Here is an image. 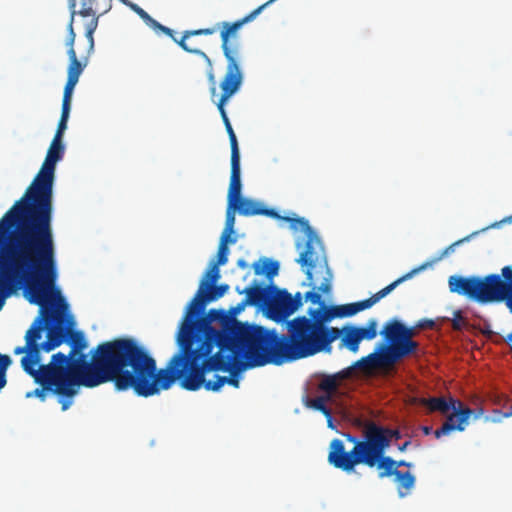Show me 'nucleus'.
Returning a JSON list of instances; mask_svg holds the SVG:
<instances>
[{
  "label": "nucleus",
  "mask_w": 512,
  "mask_h": 512,
  "mask_svg": "<svg viewBox=\"0 0 512 512\" xmlns=\"http://www.w3.org/2000/svg\"><path fill=\"white\" fill-rule=\"evenodd\" d=\"M188 334L187 327L178 332L179 351L161 369H157L149 351L133 338L99 344L92 353V363L85 366L86 387L113 382L117 391L132 390L137 396L147 398L168 390L179 380L182 388L197 391L206 366L199 365V350H193Z\"/></svg>",
  "instance_id": "1"
},
{
  "label": "nucleus",
  "mask_w": 512,
  "mask_h": 512,
  "mask_svg": "<svg viewBox=\"0 0 512 512\" xmlns=\"http://www.w3.org/2000/svg\"><path fill=\"white\" fill-rule=\"evenodd\" d=\"M426 265L411 270L390 283L370 298L343 305L328 306L320 303L317 308H310L307 316H297L287 322V334L279 335L275 330L257 329L246 334L253 343L262 347L260 363L274 362V365L293 362L314 356L320 352L330 353L332 343L339 339L338 327L329 326L336 318L351 317L358 312L369 309L380 299L387 296L399 284L412 278L425 269Z\"/></svg>",
  "instance_id": "2"
},
{
  "label": "nucleus",
  "mask_w": 512,
  "mask_h": 512,
  "mask_svg": "<svg viewBox=\"0 0 512 512\" xmlns=\"http://www.w3.org/2000/svg\"><path fill=\"white\" fill-rule=\"evenodd\" d=\"M228 289L227 284L209 286L208 281H201L178 332H182L187 327L188 335L191 337V347L193 350H199V357L208 353L212 347L223 350L238 346L248 349V353L261 359L263 348L257 343L254 344L246 334L250 330L265 329L264 327L236 322L228 329L218 330L210 324L209 320L200 317L206 304L221 298Z\"/></svg>",
  "instance_id": "3"
},
{
  "label": "nucleus",
  "mask_w": 512,
  "mask_h": 512,
  "mask_svg": "<svg viewBox=\"0 0 512 512\" xmlns=\"http://www.w3.org/2000/svg\"><path fill=\"white\" fill-rule=\"evenodd\" d=\"M41 321L38 320L34 325H30L25 333V345L14 349L15 355L23 354L21 358L22 369L30 375L35 383L41 388H36L32 394L41 401L46 399V391L59 395L61 397H74L78 392V384L69 375L66 369V360L62 355L53 354L48 364H41V353H49L62 345L63 336L55 332H50L47 341L41 342L42 332Z\"/></svg>",
  "instance_id": "4"
},
{
  "label": "nucleus",
  "mask_w": 512,
  "mask_h": 512,
  "mask_svg": "<svg viewBox=\"0 0 512 512\" xmlns=\"http://www.w3.org/2000/svg\"><path fill=\"white\" fill-rule=\"evenodd\" d=\"M62 140L53 138L45 160L23 196L9 209L20 220V229L54 241L53 184L56 164L63 158Z\"/></svg>",
  "instance_id": "5"
},
{
  "label": "nucleus",
  "mask_w": 512,
  "mask_h": 512,
  "mask_svg": "<svg viewBox=\"0 0 512 512\" xmlns=\"http://www.w3.org/2000/svg\"><path fill=\"white\" fill-rule=\"evenodd\" d=\"M401 437V432L398 429H390L373 421H368L363 427L362 439L347 435L348 441L354 444L351 451H345L342 440L333 439L331 441L328 462L337 469L351 472L360 462L374 464L377 460L376 457L385 454L391 441L393 439L399 440Z\"/></svg>",
  "instance_id": "6"
},
{
  "label": "nucleus",
  "mask_w": 512,
  "mask_h": 512,
  "mask_svg": "<svg viewBox=\"0 0 512 512\" xmlns=\"http://www.w3.org/2000/svg\"><path fill=\"white\" fill-rule=\"evenodd\" d=\"M275 0H269L266 3L260 5L254 9L245 17L238 19L233 24H223L222 30V51L227 60V67L225 75L220 82L221 96L217 103V108L225 125L227 134L229 136L230 147H231V159L240 158V152L238 142L230 120L227 116L225 105L228 100L240 89L243 83V74L240 69V52L237 46H233V43L238 39V31L247 23L254 20L264 8L273 3Z\"/></svg>",
  "instance_id": "7"
},
{
  "label": "nucleus",
  "mask_w": 512,
  "mask_h": 512,
  "mask_svg": "<svg viewBox=\"0 0 512 512\" xmlns=\"http://www.w3.org/2000/svg\"><path fill=\"white\" fill-rule=\"evenodd\" d=\"M275 0H269L266 3L260 5L254 9L245 17L238 19L233 24H223L222 30V51L227 60V67L225 75L220 82L221 96L217 103V108L225 125L227 134L229 136L230 147H231V159L240 158V152L238 142L230 120L227 116L225 105L228 100L240 89L243 83V74L240 69V52L237 46H233V43L238 39V31L247 23L254 20L264 8L273 3Z\"/></svg>",
  "instance_id": "8"
},
{
  "label": "nucleus",
  "mask_w": 512,
  "mask_h": 512,
  "mask_svg": "<svg viewBox=\"0 0 512 512\" xmlns=\"http://www.w3.org/2000/svg\"><path fill=\"white\" fill-rule=\"evenodd\" d=\"M283 220L290 223L291 229L300 227L306 234L304 250L300 253L297 262L307 267L306 277L312 290L305 293L304 298L312 304L324 303L321 300V293H328L331 290L332 272L328 267L323 244L308 220L297 217H283Z\"/></svg>",
  "instance_id": "9"
},
{
  "label": "nucleus",
  "mask_w": 512,
  "mask_h": 512,
  "mask_svg": "<svg viewBox=\"0 0 512 512\" xmlns=\"http://www.w3.org/2000/svg\"><path fill=\"white\" fill-rule=\"evenodd\" d=\"M449 288L481 304L504 302L512 312V265L504 266L501 274H489L483 278L477 276H451ZM512 343V333L505 337Z\"/></svg>",
  "instance_id": "10"
},
{
  "label": "nucleus",
  "mask_w": 512,
  "mask_h": 512,
  "mask_svg": "<svg viewBox=\"0 0 512 512\" xmlns=\"http://www.w3.org/2000/svg\"><path fill=\"white\" fill-rule=\"evenodd\" d=\"M38 320L42 324L41 342L47 341L50 332L62 334L63 341L70 345V352L68 355L58 352L57 354L62 355L66 360V369L69 371L70 377H72L78 384L86 387L85 377L86 369L85 366L92 363V359L88 360L87 355L82 353L87 348V341L84 334L81 331H73L67 324L65 316L57 310H49L42 307L40 314L33 320L31 325H34Z\"/></svg>",
  "instance_id": "11"
},
{
  "label": "nucleus",
  "mask_w": 512,
  "mask_h": 512,
  "mask_svg": "<svg viewBox=\"0 0 512 512\" xmlns=\"http://www.w3.org/2000/svg\"><path fill=\"white\" fill-rule=\"evenodd\" d=\"M212 347L208 353L199 357L198 363L200 366L205 367L202 374V383L197 388L199 390L202 386L208 391H218L224 384H229L235 388L239 387V378L236 375L235 368L238 365V359L245 357L251 367L264 366L266 364H274V362L260 363L257 356L248 353V349L242 347H231V349H223L216 353H212Z\"/></svg>",
  "instance_id": "12"
},
{
  "label": "nucleus",
  "mask_w": 512,
  "mask_h": 512,
  "mask_svg": "<svg viewBox=\"0 0 512 512\" xmlns=\"http://www.w3.org/2000/svg\"><path fill=\"white\" fill-rule=\"evenodd\" d=\"M97 29V21L92 20L90 23H85V37L86 46L84 53L78 57L74 48L76 33L74 27L67 25L68 35L66 38V46L68 48L67 54L69 57V65L67 69V78L79 81V77L88 65L90 55L94 50V32Z\"/></svg>",
  "instance_id": "13"
},
{
  "label": "nucleus",
  "mask_w": 512,
  "mask_h": 512,
  "mask_svg": "<svg viewBox=\"0 0 512 512\" xmlns=\"http://www.w3.org/2000/svg\"><path fill=\"white\" fill-rule=\"evenodd\" d=\"M415 327H407L397 319L388 321L380 334L401 360L416 352L418 343L413 340Z\"/></svg>",
  "instance_id": "14"
},
{
  "label": "nucleus",
  "mask_w": 512,
  "mask_h": 512,
  "mask_svg": "<svg viewBox=\"0 0 512 512\" xmlns=\"http://www.w3.org/2000/svg\"><path fill=\"white\" fill-rule=\"evenodd\" d=\"M339 331H341L340 347H345L349 351L357 353L362 340H372L377 336V321L370 319L365 327L344 325L339 328Z\"/></svg>",
  "instance_id": "15"
},
{
  "label": "nucleus",
  "mask_w": 512,
  "mask_h": 512,
  "mask_svg": "<svg viewBox=\"0 0 512 512\" xmlns=\"http://www.w3.org/2000/svg\"><path fill=\"white\" fill-rule=\"evenodd\" d=\"M295 312V307L291 306L290 293L283 289L275 287L270 302L266 310V316L276 323L289 321L288 318Z\"/></svg>",
  "instance_id": "16"
},
{
  "label": "nucleus",
  "mask_w": 512,
  "mask_h": 512,
  "mask_svg": "<svg viewBox=\"0 0 512 512\" xmlns=\"http://www.w3.org/2000/svg\"><path fill=\"white\" fill-rule=\"evenodd\" d=\"M68 8L70 10V21L68 25L73 27L75 15H80L83 18H89L86 23L92 20L99 21V16L108 11L109 7L101 9L97 0H67Z\"/></svg>",
  "instance_id": "17"
},
{
  "label": "nucleus",
  "mask_w": 512,
  "mask_h": 512,
  "mask_svg": "<svg viewBox=\"0 0 512 512\" xmlns=\"http://www.w3.org/2000/svg\"><path fill=\"white\" fill-rule=\"evenodd\" d=\"M451 409L454 410V413L449 415L442 426L434 432L436 438L447 435L453 430L463 431L473 413L472 409L463 407V405L461 407L454 405Z\"/></svg>",
  "instance_id": "18"
},
{
  "label": "nucleus",
  "mask_w": 512,
  "mask_h": 512,
  "mask_svg": "<svg viewBox=\"0 0 512 512\" xmlns=\"http://www.w3.org/2000/svg\"><path fill=\"white\" fill-rule=\"evenodd\" d=\"M274 289L275 286L263 287L256 283L250 287H246L243 291H240V293L246 294L245 299L242 301V306L264 307L266 311Z\"/></svg>",
  "instance_id": "19"
},
{
  "label": "nucleus",
  "mask_w": 512,
  "mask_h": 512,
  "mask_svg": "<svg viewBox=\"0 0 512 512\" xmlns=\"http://www.w3.org/2000/svg\"><path fill=\"white\" fill-rule=\"evenodd\" d=\"M376 462L370 463V462H360V464L366 465L369 468L376 467L378 469V477L379 478H389L391 477V473H394L392 469L399 470V467H407L411 468L413 464L411 462H407L405 460H394L390 456H383L376 457Z\"/></svg>",
  "instance_id": "20"
},
{
  "label": "nucleus",
  "mask_w": 512,
  "mask_h": 512,
  "mask_svg": "<svg viewBox=\"0 0 512 512\" xmlns=\"http://www.w3.org/2000/svg\"><path fill=\"white\" fill-rule=\"evenodd\" d=\"M371 369L391 367L400 359L389 344L382 345L379 349L366 356Z\"/></svg>",
  "instance_id": "21"
},
{
  "label": "nucleus",
  "mask_w": 512,
  "mask_h": 512,
  "mask_svg": "<svg viewBox=\"0 0 512 512\" xmlns=\"http://www.w3.org/2000/svg\"><path fill=\"white\" fill-rule=\"evenodd\" d=\"M234 207L243 216L265 215L272 218H281L274 209L264 208L259 202L243 197L237 200Z\"/></svg>",
  "instance_id": "22"
},
{
  "label": "nucleus",
  "mask_w": 512,
  "mask_h": 512,
  "mask_svg": "<svg viewBox=\"0 0 512 512\" xmlns=\"http://www.w3.org/2000/svg\"><path fill=\"white\" fill-rule=\"evenodd\" d=\"M241 169H240V158L231 159V175L230 184L228 189V203L231 207L235 206L237 200L241 198Z\"/></svg>",
  "instance_id": "23"
},
{
  "label": "nucleus",
  "mask_w": 512,
  "mask_h": 512,
  "mask_svg": "<svg viewBox=\"0 0 512 512\" xmlns=\"http://www.w3.org/2000/svg\"><path fill=\"white\" fill-rule=\"evenodd\" d=\"M413 403L427 407L430 412L438 411L442 414H446L454 405L462 406L461 401L453 398L447 401L444 397L414 398Z\"/></svg>",
  "instance_id": "24"
},
{
  "label": "nucleus",
  "mask_w": 512,
  "mask_h": 512,
  "mask_svg": "<svg viewBox=\"0 0 512 512\" xmlns=\"http://www.w3.org/2000/svg\"><path fill=\"white\" fill-rule=\"evenodd\" d=\"M392 471L394 473H391V477H394L399 495L401 497L408 495L415 485V476L409 471L403 472L394 469H392Z\"/></svg>",
  "instance_id": "25"
},
{
  "label": "nucleus",
  "mask_w": 512,
  "mask_h": 512,
  "mask_svg": "<svg viewBox=\"0 0 512 512\" xmlns=\"http://www.w3.org/2000/svg\"><path fill=\"white\" fill-rule=\"evenodd\" d=\"M235 242L236 238H227V236H221L217 252V260L214 262L216 266L225 265L227 263L229 255L228 243Z\"/></svg>",
  "instance_id": "26"
},
{
  "label": "nucleus",
  "mask_w": 512,
  "mask_h": 512,
  "mask_svg": "<svg viewBox=\"0 0 512 512\" xmlns=\"http://www.w3.org/2000/svg\"><path fill=\"white\" fill-rule=\"evenodd\" d=\"M254 270L256 274L264 273L268 279H272L274 276L278 274L279 263L277 261L265 259L263 261V266L260 267L258 264H255Z\"/></svg>",
  "instance_id": "27"
},
{
  "label": "nucleus",
  "mask_w": 512,
  "mask_h": 512,
  "mask_svg": "<svg viewBox=\"0 0 512 512\" xmlns=\"http://www.w3.org/2000/svg\"><path fill=\"white\" fill-rule=\"evenodd\" d=\"M318 383V390L321 392H332L337 394L340 385L335 380L332 374H321Z\"/></svg>",
  "instance_id": "28"
},
{
  "label": "nucleus",
  "mask_w": 512,
  "mask_h": 512,
  "mask_svg": "<svg viewBox=\"0 0 512 512\" xmlns=\"http://www.w3.org/2000/svg\"><path fill=\"white\" fill-rule=\"evenodd\" d=\"M184 51L188 52V53H191V54H195V55H198L200 56L201 58H203L209 67H212V62H211V59L209 58V56L202 50L200 49H197V48H191L188 46V44L186 43V39L187 38H184V35L182 36V38L180 40H177L174 36L171 37Z\"/></svg>",
  "instance_id": "29"
},
{
  "label": "nucleus",
  "mask_w": 512,
  "mask_h": 512,
  "mask_svg": "<svg viewBox=\"0 0 512 512\" xmlns=\"http://www.w3.org/2000/svg\"><path fill=\"white\" fill-rule=\"evenodd\" d=\"M235 207H231L228 203L227 211H226V222L225 228L221 236H227V238H232L231 234L233 233L234 224H235Z\"/></svg>",
  "instance_id": "30"
},
{
  "label": "nucleus",
  "mask_w": 512,
  "mask_h": 512,
  "mask_svg": "<svg viewBox=\"0 0 512 512\" xmlns=\"http://www.w3.org/2000/svg\"><path fill=\"white\" fill-rule=\"evenodd\" d=\"M10 363L9 356L0 354V390L6 385V370Z\"/></svg>",
  "instance_id": "31"
},
{
  "label": "nucleus",
  "mask_w": 512,
  "mask_h": 512,
  "mask_svg": "<svg viewBox=\"0 0 512 512\" xmlns=\"http://www.w3.org/2000/svg\"><path fill=\"white\" fill-rule=\"evenodd\" d=\"M145 24L152 28L155 31H161L164 34H166L169 37H173V30L160 24L158 21H156L154 18L149 16V18L146 20Z\"/></svg>",
  "instance_id": "32"
},
{
  "label": "nucleus",
  "mask_w": 512,
  "mask_h": 512,
  "mask_svg": "<svg viewBox=\"0 0 512 512\" xmlns=\"http://www.w3.org/2000/svg\"><path fill=\"white\" fill-rule=\"evenodd\" d=\"M220 278L219 266L213 263L210 269L206 272L205 278L202 281H208L209 286L214 285Z\"/></svg>",
  "instance_id": "33"
},
{
  "label": "nucleus",
  "mask_w": 512,
  "mask_h": 512,
  "mask_svg": "<svg viewBox=\"0 0 512 512\" xmlns=\"http://www.w3.org/2000/svg\"><path fill=\"white\" fill-rule=\"evenodd\" d=\"M308 406L317 411H320L323 415H325V414L329 415V411H331L326 406V404L322 402V399H317V398L311 399V400H309Z\"/></svg>",
  "instance_id": "34"
},
{
  "label": "nucleus",
  "mask_w": 512,
  "mask_h": 512,
  "mask_svg": "<svg viewBox=\"0 0 512 512\" xmlns=\"http://www.w3.org/2000/svg\"><path fill=\"white\" fill-rule=\"evenodd\" d=\"M78 81L67 78L65 87H64V93H63V100L71 101L73 90L76 86Z\"/></svg>",
  "instance_id": "35"
},
{
  "label": "nucleus",
  "mask_w": 512,
  "mask_h": 512,
  "mask_svg": "<svg viewBox=\"0 0 512 512\" xmlns=\"http://www.w3.org/2000/svg\"><path fill=\"white\" fill-rule=\"evenodd\" d=\"M353 374V367H348V368H345L339 372H336L334 374H332V376H334L335 380L337 381V383L339 385H341V383L344 381V380H347L349 379Z\"/></svg>",
  "instance_id": "36"
},
{
  "label": "nucleus",
  "mask_w": 512,
  "mask_h": 512,
  "mask_svg": "<svg viewBox=\"0 0 512 512\" xmlns=\"http://www.w3.org/2000/svg\"><path fill=\"white\" fill-rule=\"evenodd\" d=\"M124 3L132 11H134L144 22H146V20L149 18L150 15L144 9H142L140 6H138L137 4L132 3V2H126V1H124Z\"/></svg>",
  "instance_id": "37"
},
{
  "label": "nucleus",
  "mask_w": 512,
  "mask_h": 512,
  "mask_svg": "<svg viewBox=\"0 0 512 512\" xmlns=\"http://www.w3.org/2000/svg\"><path fill=\"white\" fill-rule=\"evenodd\" d=\"M237 21L238 20H236V22ZM225 23H228V21L219 22V23L216 24L215 27H212V28H202L201 29V34L205 35V36L206 35H212V34H214L216 32L217 29H219L220 30V37L222 38L223 24H225ZM234 23H235V21H234ZM229 24H233V22H229Z\"/></svg>",
  "instance_id": "38"
},
{
  "label": "nucleus",
  "mask_w": 512,
  "mask_h": 512,
  "mask_svg": "<svg viewBox=\"0 0 512 512\" xmlns=\"http://www.w3.org/2000/svg\"><path fill=\"white\" fill-rule=\"evenodd\" d=\"M68 118L60 117L54 138L62 140L64 131L67 128Z\"/></svg>",
  "instance_id": "39"
},
{
  "label": "nucleus",
  "mask_w": 512,
  "mask_h": 512,
  "mask_svg": "<svg viewBox=\"0 0 512 512\" xmlns=\"http://www.w3.org/2000/svg\"><path fill=\"white\" fill-rule=\"evenodd\" d=\"M452 327L454 330H461L463 328V316L461 311L457 310L453 313Z\"/></svg>",
  "instance_id": "40"
},
{
  "label": "nucleus",
  "mask_w": 512,
  "mask_h": 512,
  "mask_svg": "<svg viewBox=\"0 0 512 512\" xmlns=\"http://www.w3.org/2000/svg\"><path fill=\"white\" fill-rule=\"evenodd\" d=\"M303 296L300 292H297L294 296L290 294L291 306L295 307V312L303 305Z\"/></svg>",
  "instance_id": "41"
},
{
  "label": "nucleus",
  "mask_w": 512,
  "mask_h": 512,
  "mask_svg": "<svg viewBox=\"0 0 512 512\" xmlns=\"http://www.w3.org/2000/svg\"><path fill=\"white\" fill-rule=\"evenodd\" d=\"M469 238H470V237H469V236H467V237H465V238H463V239H460V240H458V241H456V242H454V243L450 244L448 247H446V248L443 250V252H442V254H441V257H440V258H442V257H444V256H446V255H448V254H450V253H452V252H454V250H455V247H456V246H458V245H460L461 243H463V242H465V241L469 240Z\"/></svg>",
  "instance_id": "42"
},
{
  "label": "nucleus",
  "mask_w": 512,
  "mask_h": 512,
  "mask_svg": "<svg viewBox=\"0 0 512 512\" xmlns=\"http://www.w3.org/2000/svg\"><path fill=\"white\" fill-rule=\"evenodd\" d=\"M512 416V406L510 407V409L506 412H501L499 410H495L494 411V417L492 419V421L494 422H498L500 421L502 418H508V417H511Z\"/></svg>",
  "instance_id": "43"
},
{
  "label": "nucleus",
  "mask_w": 512,
  "mask_h": 512,
  "mask_svg": "<svg viewBox=\"0 0 512 512\" xmlns=\"http://www.w3.org/2000/svg\"><path fill=\"white\" fill-rule=\"evenodd\" d=\"M70 109H71V101L62 100L61 117L69 118Z\"/></svg>",
  "instance_id": "44"
},
{
  "label": "nucleus",
  "mask_w": 512,
  "mask_h": 512,
  "mask_svg": "<svg viewBox=\"0 0 512 512\" xmlns=\"http://www.w3.org/2000/svg\"><path fill=\"white\" fill-rule=\"evenodd\" d=\"M352 367H353V369L354 368L371 369L370 365H369V362L366 359V356L362 357L361 359L356 361L355 364Z\"/></svg>",
  "instance_id": "45"
},
{
  "label": "nucleus",
  "mask_w": 512,
  "mask_h": 512,
  "mask_svg": "<svg viewBox=\"0 0 512 512\" xmlns=\"http://www.w3.org/2000/svg\"><path fill=\"white\" fill-rule=\"evenodd\" d=\"M73 397H63L59 399V403L61 404L62 411H66L73 403Z\"/></svg>",
  "instance_id": "46"
},
{
  "label": "nucleus",
  "mask_w": 512,
  "mask_h": 512,
  "mask_svg": "<svg viewBox=\"0 0 512 512\" xmlns=\"http://www.w3.org/2000/svg\"><path fill=\"white\" fill-rule=\"evenodd\" d=\"M434 326V321L429 319L420 320L416 327L423 329V328H432Z\"/></svg>",
  "instance_id": "47"
},
{
  "label": "nucleus",
  "mask_w": 512,
  "mask_h": 512,
  "mask_svg": "<svg viewBox=\"0 0 512 512\" xmlns=\"http://www.w3.org/2000/svg\"><path fill=\"white\" fill-rule=\"evenodd\" d=\"M336 394L335 393H332V392H323L322 395L316 397L317 399H322V402L323 403H327V402H330L333 400V397L335 396Z\"/></svg>",
  "instance_id": "48"
},
{
  "label": "nucleus",
  "mask_w": 512,
  "mask_h": 512,
  "mask_svg": "<svg viewBox=\"0 0 512 512\" xmlns=\"http://www.w3.org/2000/svg\"><path fill=\"white\" fill-rule=\"evenodd\" d=\"M191 36H202L201 29L184 31V38H189Z\"/></svg>",
  "instance_id": "49"
},
{
  "label": "nucleus",
  "mask_w": 512,
  "mask_h": 512,
  "mask_svg": "<svg viewBox=\"0 0 512 512\" xmlns=\"http://www.w3.org/2000/svg\"><path fill=\"white\" fill-rule=\"evenodd\" d=\"M324 416H325V418H326V420H327V425H328V427H329V428H331V429H334V428H335V426H334V424H333V417H332V413H331V411H329V415H328V414H325Z\"/></svg>",
  "instance_id": "50"
},
{
  "label": "nucleus",
  "mask_w": 512,
  "mask_h": 512,
  "mask_svg": "<svg viewBox=\"0 0 512 512\" xmlns=\"http://www.w3.org/2000/svg\"><path fill=\"white\" fill-rule=\"evenodd\" d=\"M410 444H411V441H410V440H407V441H405L403 444H401V445H399V446H398V450H399L400 452H404V451H406V450H407V448L410 446Z\"/></svg>",
  "instance_id": "51"
},
{
  "label": "nucleus",
  "mask_w": 512,
  "mask_h": 512,
  "mask_svg": "<svg viewBox=\"0 0 512 512\" xmlns=\"http://www.w3.org/2000/svg\"><path fill=\"white\" fill-rule=\"evenodd\" d=\"M245 306H242V302L239 303L234 309H233V312L234 313H239L241 312L243 309H244Z\"/></svg>",
  "instance_id": "52"
},
{
  "label": "nucleus",
  "mask_w": 512,
  "mask_h": 512,
  "mask_svg": "<svg viewBox=\"0 0 512 512\" xmlns=\"http://www.w3.org/2000/svg\"><path fill=\"white\" fill-rule=\"evenodd\" d=\"M422 431H423V433H424L425 435H429V434H431V432H432V427L424 426V427H422Z\"/></svg>",
  "instance_id": "53"
},
{
  "label": "nucleus",
  "mask_w": 512,
  "mask_h": 512,
  "mask_svg": "<svg viewBox=\"0 0 512 512\" xmlns=\"http://www.w3.org/2000/svg\"><path fill=\"white\" fill-rule=\"evenodd\" d=\"M237 265H238L239 267H241V268H246V267H247V263H246V261H245L244 259H239V260L237 261Z\"/></svg>",
  "instance_id": "54"
},
{
  "label": "nucleus",
  "mask_w": 512,
  "mask_h": 512,
  "mask_svg": "<svg viewBox=\"0 0 512 512\" xmlns=\"http://www.w3.org/2000/svg\"><path fill=\"white\" fill-rule=\"evenodd\" d=\"M209 80L214 83V75L212 72L209 73Z\"/></svg>",
  "instance_id": "55"
},
{
  "label": "nucleus",
  "mask_w": 512,
  "mask_h": 512,
  "mask_svg": "<svg viewBox=\"0 0 512 512\" xmlns=\"http://www.w3.org/2000/svg\"><path fill=\"white\" fill-rule=\"evenodd\" d=\"M482 414H483V409H480V410L478 411V414L476 415V417H478L479 415H482Z\"/></svg>",
  "instance_id": "56"
},
{
  "label": "nucleus",
  "mask_w": 512,
  "mask_h": 512,
  "mask_svg": "<svg viewBox=\"0 0 512 512\" xmlns=\"http://www.w3.org/2000/svg\"><path fill=\"white\" fill-rule=\"evenodd\" d=\"M211 92H212V94L215 93V87L214 86L211 88Z\"/></svg>",
  "instance_id": "57"
}]
</instances>
